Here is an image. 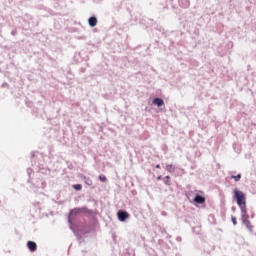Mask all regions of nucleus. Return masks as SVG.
I'll list each match as a JSON object with an SVG mask.
<instances>
[{"mask_svg":"<svg viewBox=\"0 0 256 256\" xmlns=\"http://www.w3.org/2000/svg\"><path fill=\"white\" fill-rule=\"evenodd\" d=\"M117 215L119 221H127V219H129V213H127V211L120 210Z\"/></svg>","mask_w":256,"mask_h":256,"instance_id":"obj_3","label":"nucleus"},{"mask_svg":"<svg viewBox=\"0 0 256 256\" xmlns=\"http://www.w3.org/2000/svg\"><path fill=\"white\" fill-rule=\"evenodd\" d=\"M157 181H161V176H158V177H157Z\"/></svg>","mask_w":256,"mask_h":256,"instance_id":"obj_16","label":"nucleus"},{"mask_svg":"<svg viewBox=\"0 0 256 256\" xmlns=\"http://www.w3.org/2000/svg\"><path fill=\"white\" fill-rule=\"evenodd\" d=\"M194 202L198 203L199 205H203V203H205V197L201 195H196L194 198Z\"/></svg>","mask_w":256,"mask_h":256,"instance_id":"obj_5","label":"nucleus"},{"mask_svg":"<svg viewBox=\"0 0 256 256\" xmlns=\"http://www.w3.org/2000/svg\"><path fill=\"white\" fill-rule=\"evenodd\" d=\"M231 179H234L237 182V181H239L241 179V174H238L237 176L232 175Z\"/></svg>","mask_w":256,"mask_h":256,"instance_id":"obj_12","label":"nucleus"},{"mask_svg":"<svg viewBox=\"0 0 256 256\" xmlns=\"http://www.w3.org/2000/svg\"><path fill=\"white\" fill-rule=\"evenodd\" d=\"M73 189H75L76 191H81V189H83V186L81 184H75L73 185Z\"/></svg>","mask_w":256,"mask_h":256,"instance_id":"obj_10","label":"nucleus"},{"mask_svg":"<svg viewBox=\"0 0 256 256\" xmlns=\"http://www.w3.org/2000/svg\"><path fill=\"white\" fill-rule=\"evenodd\" d=\"M233 225H237V218L232 216Z\"/></svg>","mask_w":256,"mask_h":256,"instance_id":"obj_14","label":"nucleus"},{"mask_svg":"<svg viewBox=\"0 0 256 256\" xmlns=\"http://www.w3.org/2000/svg\"><path fill=\"white\" fill-rule=\"evenodd\" d=\"M88 23H89L90 27H96L97 26V18L95 16L90 17L88 19Z\"/></svg>","mask_w":256,"mask_h":256,"instance_id":"obj_6","label":"nucleus"},{"mask_svg":"<svg viewBox=\"0 0 256 256\" xmlns=\"http://www.w3.org/2000/svg\"><path fill=\"white\" fill-rule=\"evenodd\" d=\"M242 222L245 224L248 231H253V226L251 225V221H249V214L246 215L242 214Z\"/></svg>","mask_w":256,"mask_h":256,"instance_id":"obj_2","label":"nucleus"},{"mask_svg":"<svg viewBox=\"0 0 256 256\" xmlns=\"http://www.w3.org/2000/svg\"><path fill=\"white\" fill-rule=\"evenodd\" d=\"M156 169H161V165H156Z\"/></svg>","mask_w":256,"mask_h":256,"instance_id":"obj_15","label":"nucleus"},{"mask_svg":"<svg viewBox=\"0 0 256 256\" xmlns=\"http://www.w3.org/2000/svg\"><path fill=\"white\" fill-rule=\"evenodd\" d=\"M234 197L237 201L238 207H240L242 215H247V198L245 197V193L235 189Z\"/></svg>","mask_w":256,"mask_h":256,"instance_id":"obj_1","label":"nucleus"},{"mask_svg":"<svg viewBox=\"0 0 256 256\" xmlns=\"http://www.w3.org/2000/svg\"><path fill=\"white\" fill-rule=\"evenodd\" d=\"M99 180L102 181V183H105V181H107V177L105 175H100Z\"/></svg>","mask_w":256,"mask_h":256,"instance_id":"obj_13","label":"nucleus"},{"mask_svg":"<svg viewBox=\"0 0 256 256\" xmlns=\"http://www.w3.org/2000/svg\"><path fill=\"white\" fill-rule=\"evenodd\" d=\"M166 170L168 173H174L175 172V166H173L172 164H168L166 166Z\"/></svg>","mask_w":256,"mask_h":256,"instance_id":"obj_8","label":"nucleus"},{"mask_svg":"<svg viewBox=\"0 0 256 256\" xmlns=\"http://www.w3.org/2000/svg\"><path fill=\"white\" fill-rule=\"evenodd\" d=\"M27 247H28L29 251H31L32 253H35V251H37V243H35L33 241H28Z\"/></svg>","mask_w":256,"mask_h":256,"instance_id":"obj_4","label":"nucleus"},{"mask_svg":"<svg viewBox=\"0 0 256 256\" xmlns=\"http://www.w3.org/2000/svg\"><path fill=\"white\" fill-rule=\"evenodd\" d=\"M153 103L154 105H157V107H162V105H165V102L161 98H155Z\"/></svg>","mask_w":256,"mask_h":256,"instance_id":"obj_7","label":"nucleus"},{"mask_svg":"<svg viewBox=\"0 0 256 256\" xmlns=\"http://www.w3.org/2000/svg\"><path fill=\"white\" fill-rule=\"evenodd\" d=\"M84 179H85L86 185H89V186L93 185V180H91L90 178H87V177H84Z\"/></svg>","mask_w":256,"mask_h":256,"instance_id":"obj_11","label":"nucleus"},{"mask_svg":"<svg viewBox=\"0 0 256 256\" xmlns=\"http://www.w3.org/2000/svg\"><path fill=\"white\" fill-rule=\"evenodd\" d=\"M164 183H165V185H171V177L170 176H165Z\"/></svg>","mask_w":256,"mask_h":256,"instance_id":"obj_9","label":"nucleus"}]
</instances>
